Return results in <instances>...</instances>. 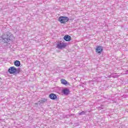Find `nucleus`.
<instances>
[{"label":"nucleus","mask_w":128,"mask_h":128,"mask_svg":"<svg viewBox=\"0 0 128 128\" xmlns=\"http://www.w3.org/2000/svg\"><path fill=\"white\" fill-rule=\"evenodd\" d=\"M58 20L60 22V24H66L70 20V19L67 16H61L59 17Z\"/></svg>","instance_id":"3"},{"label":"nucleus","mask_w":128,"mask_h":128,"mask_svg":"<svg viewBox=\"0 0 128 128\" xmlns=\"http://www.w3.org/2000/svg\"><path fill=\"white\" fill-rule=\"evenodd\" d=\"M61 82L62 84H64L65 86L68 84V81H66V80L64 79H62L61 80Z\"/></svg>","instance_id":"11"},{"label":"nucleus","mask_w":128,"mask_h":128,"mask_svg":"<svg viewBox=\"0 0 128 128\" xmlns=\"http://www.w3.org/2000/svg\"><path fill=\"white\" fill-rule=\"evenodd\" d=\"M80 116H82V114H86V112L82 111L79 113Z\"/></svg>","instance_id":"12"},{"label":"nucleus","mask_w":128,"mask_h":128,"mask_svg":"<svg viewBox=\"0 0 128 128\" xmlns=\"http://www.w3.org/2000/svg\"><path fill=\"white\" fill-rule=\"evenodd\" d=\"M14 36L12 34H4L0 36V42H12Z\"/></svg>","instance_id":"1"},{"label":"nucleus","mask_w":128,"mask_h":128,"mask_svg":"<svg viewBox=\"0 0 128 128\" xmlns=\"http://www.w3.org/2000/svg\"><path fill=\"white\" fill-rule=\"evenodd\" d=\"M48 102V100L46 98H42L39 100V102H40V104H44V102Z\"/></svg>","instance_id":"10"},{"label":"nucleus","mask_w":128,"mask_h":128,"mask_svg":"<svg viewBox=\"0 0 128 128\" xmlns=\"http://www.w3.org/2000/svg\"><path fill=\"white\" fill-rule=\"evenodd\" d=\"M64 38L66 42H70L72 40V37L70 35H66L64 36Z\"/></svg>","instance_id":"8"},{"label":"nucleus","mask_w":128,"mask_h":128,"mask_svg":"<svg viewBox=\"0 0 128 128\" xmlns=\"http://www.w3.org/2000/svg\"><path fill=\"white\" fill-rule=\"evenodd\" d=\"M96 50L97 54H100L102 52V50H104V48L102 46H98L96 48Z\"/></svg>","instance_id":"5"},{"label":"nucleus","mask_w":128,"mask_h":128,"mask_svg":"<svg viewBox=\"0 0 128 128\" xmlns=\"http://www.w3.org/2000/svg\"><path fill=\"white\" fill-rule=\"evenodd\" d=\"M14 64L16 66H20V62L16 60L14 62Z\"/></svg>","instance_id":"9"},{"label":"nucleus","mask_w":128,"mask_h":128,"mask_svg":"<svg viewBox=\"0 0 128 128\" xmlns=\"http://www.w3.org/2000/svg\"><path fill=\"white\" fill-rule=\"evenodd\" d=\"M62 92L64 94V96H68V94H70V89L65 88L62 90Z\"/></svg>","instance_id":"6"},{"label":"nucleus","mask_w":128,"mask_h":128,"mask_svg":"<svg viewBox=\"0 0 128 128\" xmlns=\"http://www.w3.org/2000/svg\"><path fill=\"white\" fill-rule=\"evenodd\" d=\"M49 98L50 100H56V98H58V96H56V94L52 93L49 95Z\"/></svg>","instance_id":"7"},{"label":"nucleus","mask_w":128,"mask_h":128,"mask_svg":"<svg viewBox=\"0 0 128 128\" xmlns=\"http://www.w3.org/2000/svg\"><path fill=\"white\" fill-rule=\"evenodd\" d=\"M98 110H102V108H104V106L98 107Z\"/></svg>","instance_id":"13"},{"label":"nucleus","mask_w":128,"mask_h":128,"mask_svg":"<svg viewBox=\"0 0 128 128\" xmlns=\"http://www.w3.org/2000/svg\"><path fill=\"white\" fill-rule=\"evenodd\" d=\"M57 48L59 50H62V48H66V43L62 42L60 41L57 44Z\"/></svg>","instance_id":"4"},{"label":"nucleus","mask_w":128,"mask_h":128,"mask_svg":"<svg viewBox=\"0 0 128 128\" xmlns=\"http://www.w3.org/2000/svg\"><path fill=\"white\" fill-rule=\"evenodd\" d=\"M126 72H127V74H128V70H126Z\"/></svg>","instance_id":"14"},{"label":"nucleus","mask_w":128,"mask_h":128,"mask_svg":"<svg viewBox=\"0 0 128 128\" xmlns=\"http://www.w3.org/2000/svg\"><path fill=\"white\" fill-rule=\"evenodd\" d=\"M20 72H21L20 68H16L14 66L10 67L8 70V72L10 74H20Z\"/></svg>","instance_id":"2"}]
</instances>
